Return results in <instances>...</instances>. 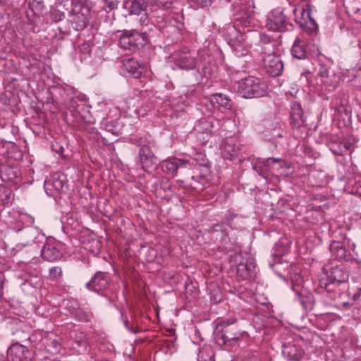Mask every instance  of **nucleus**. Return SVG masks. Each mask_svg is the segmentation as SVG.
Segmentation results:
<instances>
[{"label": "nucleus", "instance_id": "1", "mask_svg": "<svg viewBox=\"0 0 361 361\" xmlns=\"http://www.w3.org/2000/svg\"><path fill=\"white\" fill-rule=\"evenodd\" d=\"M236 90L244 98L259 97L265 94L267 86L260 79L248 77L236 82Z\"/></svg>", "mask_w": 361, "mask_h": 361}, {"label": "nucleus", "instance_id": "2", "mask_svg": "<svg viewBox=\"0 0 361 361\" xmlns=\"http://www.w3.org/2000/svg\"><path fill=\"white\" fill-rule=\"evenodd\" d=\"M147 42L145 32L140 33L125 30L119 38V46L123 49L135 51L142 48Z\"/></svg>", "mask_w": 361, "mask_h": 361}, {"label": "nucleus", "instance_id": "3", "mask_svg": "<svg viewBox=\"0 0 361 361\" xmlns=\"http://www.w3.org/2000/svg\"><path fill=\"white\" fill-rule=\"evenodd\" d=\"M287 25V16L284 10L278 8L273 10L268 16L266 27L273 31H283Z\"/></svg>", "mask_w": 361, "mask_h": 361}, {"label": "nucleus", "instance_id": "4", "mask_svg": "<svg viewBox=\"0 0 361 361\" xmlns=\"http://www.w3.org/2000/svg\"><path fill=\"white\" fill-rule=\"evenodd\" d=\"M324 271L327 276L330 283L341 284L345 283L348 281V273L343 265H335L334 267H329L325 266Z\"/></svg>", "mask_w": 361, "mask_h": 361}, {"label": "nucleus", "instance_id": "5", "mask_svg": "<svg viewBox=\"0 0 361 361\" xmlns=\"http://www.w3.org/2000/svg\"><path fill=\"white\" fill-rule=\"evenodd\" d=\"M7 357L9 361H31L32 353L25 346L16 343L8 349Z\"/></svg>", "mask_w": 361, "mask_h": 361}, {"label": "nucleus", "instance_id": "6", "mask_svg": "<svg viewBox=\"0 0 361 361\" xmlns=\"http://www.w3.org/2000/svg\"><path fill=\"white\" fill-rule=\"evenodd\" d=\"M176 64L181 69H192L197 62L194 54L188 51H178L172 55Z\"/></svg>", "mask_w": 361, "mask_h": 361}, {"label": "nucleus", "instance_id": "7", "mask_svg": "<svg viewBox=\"0 0 361 361\" xmlns=\"http://www.w3.org/2000/svg\"><path fill=\"white\" fill-rule=\"evenodd\" d=\"M263 61L264 68L270 75L275 77L281 73L283 64L278 56L267 54L264 57Z\"/></svg>", "mask_w": 361, "mask_h": 361}, {"label": "nucleus", "instance_id": "8", "mask_svg": "<svg viewBox=\"0 0 361 361\" xmlns=\"http://www.w3.org/2000/svg\"><path fill=\"white\" fill-rule=\"evenodd\" d=\"M278 159L277 158H268L266 159L259 160L258 163L254 166V169L259 173V175L267 178L265 173L267 171H271L272 173H279L280 171V165L275 164L274 160Z\"/></svg>", "mask_w": 361, "mask_h": 361}, {"label": "nucleus", "instance_id": "9", "mask_svg": "<svg viewBox=\"0 0 361 361\" xmlns=\"http://www.w3.org/2000/svg\"><path fill=\"white\" fill-rule=\"evenodd\" d=\"M331 256L336 259L348 262L353 259L351 252L345 249L342 243L334 241L329 247Z\"/></svg>", "mask_w": 361, "mask_h": 361}, {"label": "nucleus", "instance_id": "10", "mask_svg": "<svg viewBox=\"0 0 361 361\" xmlns=\"http://www.w3.org/2000/svg\"><path fill=\"white\" fill-rule=\"evenodd\" d=\"M108 276L102 272L95 274L92 280L87 283V287L95 292H99L104 290L108 287Z\"/></svg>", "mask_w": 361, "mask_h": 361}, {"label": "nucleus", "instance_id": "11", "mask_svg": "<svg viewBox=\"0 0 361 361\" xmlns=\"http://www.w3.org/2000/svg\"><path fill=\"white\" fill-rule=\"evenodd\" d=\"M164 166L167 173L171 174H176L178 170L191 169V165L188 161L176 158L164 161Z\"/></svg>", "mask_w": 361, "mask_h": 361}, {"label": "nucleus", "instance_id": "12", "mask_svg": "<svg viewBox=\"0 0 361 361\" xmlns=\"http://www.w3.org/2000/svg\"><path fill=\"white\" fill-rule=\"evenodd\" d=\"M140 159L142 169L149 171L154 166V157L149 146L143 145L140 149Z\"/></svg>", "mask_w": 361, "mask_h": 361}, {"label": "nucleus", "instance_id": "13", "mask_svg": "<svg viewBox=\"0 0 361 361\" xmlns=\"http://www.w3.org/2000/svg\"><path fill=\"white\" fill-rule=\"evenodd\" d=\"M123 66L125 70L130 73L135 78L141 77L146 67L140 64L133 58H128L123 60Z\"/></svg>", "mask_w": 361, "mask_h": 361}, {"label": "nucleus", "instance_id": "14", "mask_svg": "<svg viewBox=\"0 0 361 361\" xmlns=\"http://www.w3.org/2000/svg\"><path fill=\"white\" fill-rule=\"evenodd\" d=\"M20 176L18 168L11 166H2L0 162V178L4 181L16 183Z\"/></svg>", "mask_w": 361, "mask_h": 361}, {"label": "nucleus", "instance_id": "15", "mask_svg": "<svg viewBox=\"0 0 361 361\" xmlns=\"http://www.w3.org/2000/svg\"><path fill=\"white\" fill-rule=\"evenodd\" d=\"M65 186V176L62 174H54L50 179L44 182L46 190H51L52 188L56 191L61 192L63 190Z\"/></svg>", "mask_w": 361, "mask_h": 361}, {"label": "nucleus", "instance_id": "16", "mask_svg": "<svg viewBox=\"0 0 361 361\" xmlns=\"http://www.w3.org/2000/svg\"><path fill=\"white\" fill-rule=\"evenodd\" d=\"M42 257L47 261L56 260L62 256L61 252L55 245L47 243L44 245L41 251Z\"/></svg>", "mask_w": 361, "mask_h": 361}, {"label": "nucleus", "instance_id": "17", "mask_svg": "<svg viewBox=\"0 0 361 361\" xmlns=\"http://www.w3.org/2000/svg\"><path fill=\"white\" fill-rule=\"evenodd\" d=\"M188 185L196 191H201L207 183V178L203 175H195L188 171Z\"/></svg>", "mask_w": 361, "mask_h": 361}, {"label": "nucleus", "instance_id": "18", "mask_svg": "<svg viewBox=\"0 0 361 361\" xmlns=\"http://www.w3.org/2000/svg\"><path fill=\"white\" fill-rule=\"evenodd\" d=\"M125 6L128 8L130 14L140 15L146 11L147 5L144 0H134L126 2Z\"/></svg>", "mask_w": 361, "mask_h": 361}, {"label": "nucleus", "instance_id": "19", "mask_svg": "<svg viewBox=\"0 0 361 361\" xmlns=\"http://www.w3.org/2000/svg\"><path fill=\"white\" fill-rule=\"evenodd\" d=\"M240 334L235 333L231 334L228 330H225L221 336H217L216 338V342L219 345H232L239 338Z\"/></svg>", "mask_w": 361, "mask_h": 361}, {"label": "nucleus", "instance_id": "20", "mask_svg": "<svg viewBox=\"0 0 361 361\" xmlns=\"http://www.w3.org/2000/svg\"><path fill=\"white\" fill-rule=\"evenodd\" d=\"M208 101L213 106L216 104L226 109H229L231 106V100L226 95L221 93H216L211 95V97L208 98Z\"/></svg>", "mask_w": 361, "mask_h": 361}, {"label": "nucleus", "instance_id": "21", "mask_svg": "<svg viewBox=\"0 0 361 361\" xmlns=\"http://www.w3.org/2000/svg\"><path fill=\"white\" fill-rule=\"evenodd\" d=\"M283 353L288 360L293 361L300 360L303 355L302 350L295 345L285 346L283 350Z\"/></svg>", "mask_w": 361, "mask_h": 361}, {"label": "nucleus", "instance_id": "22", "mask_svg": "<svg viewBox=\"0 0 361 361\" xmlns=\"http://www.w3.org/2000/svg\"><path fill=\"white\" fill-rule=\"evenodd\" d=\"M291 52L294 58L298 59H305L307 55L305 49V42L302 39H297L292 47Z\"/></svg>", "mask_w": 361, "mask_h": 361}, {"label": "nucleus", "instance_id": "23", "mask_svg": "<svg viewBox=\"0 0 361 361\" xmlns=\"http://www.w3.org/2000/svg\"><path fill=\"white\" fill-rule=\"evenodd\" d=\"M321 84L324 85L329 90L334 89L338 82V76L333 72L329 73L324 78L319 80Z\"/></svg>", "mask_w": 361, "mask_h": 361}, {"label": "nucleus", "instance_id": "24", "mask_svg": "<svg viewBox=\"0 0 361 361\" xmlns=\"http://www.w3.org/2000/svg\"><path fill=\"white\" fill-rule=\"evenodd\" d=\"M214 125L212 121L205 118L201 119L199 123L195 126V129L197 132L203 133H209L212 131Z\"/></svg>", "mask_w": 361, "mask_h": 361}, {"label": "nucleus", "instance_id": "25", "mask_svg": "<svg viewBox=\"0 0 361 361\" xmlns=\"http://www.w3.org/2000/svg\"><path fill=\"white\" fill-rule=\"evenodd\" d=\"M302 16L303 20H309V28L312 31L316 30L317 29V24L311 16V6L310 4H307L306 8H303Z\"/></svg>", "mask_w": 361, "mask_h": 361}, {"label": "nucleus", "instance_id": "26", "mask_svg": "<svg viewBox=\"0 0 361 361\" xmlns=\"http://www.w3.org/2000/svg\"><path fill=\"white\" fill-rule=\"evenodd\" d=\"M274 162L280 165V171L278 173L279 175L287 176L292 173L291 164L284 159H276Z\"/></svg>", "mask_w": 361, "mask_h": 361}, {"label": "nucleus", "instance_id": "27", "mask_svg": "<svg viewBox=\"0 0 361 361\" xmlns=\"http://www.w3.org/2000/svg\"><path fill=\"white\" fill-rule=\"evenodd\" d=\"M303 113L301 106L298 103H293L291 106V117L295 122L303 121Z\"/></svg>", "mask_w": 361, "mask_h": 361}, {"label": "nucleus", "instance_id": "28", "mask_svg": "<svg viewBox=\"0 0 361 361\" xmlns=\"http://www.w3.org/2000/svg\"><path fill=\"white\" fill-rule=\"evenodd\" d=\"M12 191L9 188L0 185V204L4 205L8 203Z\"/></svg>", "mask_w": 361, "mask_h": 361}, {"label": "nucleus", "instance_id": "29", "mask_svg": "<svg viewBox=\"0 0 361 361\" xmlns=\"http://www.w3.org/2000/svg\"><path fill=\"white\" fill-rule=\"evenodd\" d=\"M75 29L77 30H83L87 24L88 20L83 14L77 13L75 16Z\"/></svg>", "mask_w": 361, "mask_h": 361}, {"label": "nucleus", "instance_id": "30", "mask_svg": "<svg viewBox=\"0 0 361 361\" xmlns=\"http://www.w3.org/2000/svg\"><path fill=\"white\" fill-rule=\"evenodd\" d=\"M75 317L78 319V320L80 322H88L90 320L92 314L90 312H86L82 309H78L74 312Z\"/></svg>", "mask_w": 361, "mask_h": 361}, {"label": "nucleus", "instance_id": "31", "mask_svg": "<svg viewBox=\"0 0 361 361\" xmlns=\"http://www.w3.org/2000/svg\"><path fill=\"white\" fill-rule=\"evenodd\" d=\"M62 276V269L59 267H53L49 269V276L53 279H58Z\"/></svg>", "mask_w": 361, "mask_h": 361}, {"label": "nucleus", "instance_id": "32", "mask_svg": "<svg viewBox=\"0 0 361 361\" xmlns=\"http://www.w3.org/2000/svg\"><path fill=\"white\" fill-rule=\"evenodd\" d=\"M329 73H330L329 70L326 66H323V65H319V67L317 70V79L321 80Z\"/></svg>", "mask_w": 361, "mask_h": 361}, {"label": "nucleus", "instance_id": "33", "mask_svg": "<svg viewBox=\"0 0 361 361\" xmlns=\"http://www.w3.org/2000/svg\"><path fill=\"white\" fill-rule=\"evenodd\" d=\"M214 1L215 0H190L191 2L201 8L211 6Z\"/></svg>", "mask_w": 361, "mask_h": 361}, {"label": "nucleus", "instance_id": "34", "mask_svg": "<svg viewBox=\"0 0 361 361\" xmlns=\"http://www.w3.org/2000/svg\"><path fill=\"white\" fill-rule=\"evenodd\" d=\"M280 245V243H277L276 245V248H275V250L274 251V252L272 253V256L274 257H282L285 252L287 251V247H283L282 249L279 251H277V249H278V247Z\"/></svg>", "mask_w": 361, "mask_h": 361}, {"label": "nucleus", "instance_id": "35", "mask_svg": "<svg viewBox=\"0 0 361 361\" xmlns=\"http://www.w3.org/2000/svg\"><path fill=\"white\" fill-rule=\"evenodd\" d=\"M353 192L361 197V180L355 183L353 188Z\"/></svg>", "mask_w": 361, "mask_h": 361}, {"label": "nucleus", "instance_id": "36", "mask_svg": "<svg viewBox=\"0 0 361 361\" xmlns=\"http://www.w3.org/2000/svg\"><path fill=\"white\" fill-rule=\"evenodd\" d=\"M50 344L55 348V351L59 350V342L56 340H52L50 341Z\"/></svg>", "mask_w": 361, "mask_h": 361}, {"label": "nucleus", "instance_id": "37", "mask_svg": "<svg viewBox=\"0 0 361 361\" xmlns=\"http://www.w3.org/2000/svg\"><path fill=\"white\" fill-rule=\"evenodd\" d=\"M361 297V289L358 290L357 293L353 294L352 298L353 300H357Z\"/></svg>", "mask_w": 361, "mask_h": 361}, {"label": "nucleus", "instance_id": "38", "mask_svg": "<svg viewBox=\"0 0 361 361\" xmlns=\"http://www.w3.org/2000/svg\"><path fill=\"white\" fill-rule=\"evenodd\" d=\"M25 219H29L30 223L33 224V219L31 217H28L26 215H23L20 216V221L25 220Z\"/></svg>", "mask_w": 361, "mask_h": 361}, {"label": "nucleus", "instance_id": "39", "mask_svg": "<svg viewBox=\"0 0 361 361\" xmlns=\"http://www.w3.org/2000/svg\"><path fill=\"white\" fill-rule=\"evenodd\" d=\"M108 7L110 8V9H113L114 8V2H110L108 5Z\"/></svg>", "mask_w": 361, "mask_h": 361}, {"label": "nucleus", "instance_id": "40", "mask_svg": "<svg viewBox=\"0 0 361 361\" xmlns=\"http://www.w3.org/2000/svg\"><path fill=\"white\" fill-rule=\"evenodd\" d=\"M350 143H347V142H345L344 143V147L346 149H350Z\"/></svg>", "mask_w": 361, "mask_h": 361}, {"label": "nucleus", "instance_id": "41", "mask_svg": "<svg viewBox=\"0 0 361 361\" xmlns=\"http://www.w3.org/2000/svg\"><path fill=\"white\" fill-rule=\"evenodd\" d=\"M15 229H16L17 231H20L22 229V227L21 226H17L16 228H15Z\"/></svg>", "mask_w": 361, "mask_h": 361}, {"label": "nucleus", "instance_id": "42", "mask_svg": "<svg viewBox=\"0 0 361 361\" xmlns=\"http://www.w3.org/2000/svg\"><path fill=\"white\" fill-rule=\"evenodd\" d=\"M225 323H226V324H227V326H229V324H230V323L228 322V321L225 322Z\"/></svg>", "mask_w": 361, "mask_h": 361}, {"label": "nucleus", "instance_id": "43", "mask_svg": "<svg viewBox=\"0 0 361 361\" xmlns=\"http://www.w3.org/2000/svg\"><path fill=\"white\" fill-rule=\"evenodd\" d=\"M0 361H5L3 357H0Z\"/></svg>", "mask_w": 361, "mask_h": 361}, {"label": "nucleus", "instance_id": "44", "mask_svg": "<svg viewBox=\"0 0 361 361\" xmlns=\"http://www.w3.org/2000/svg\"><path fill=\"white\" fill-rule=\"evenodd\" d=\"M302 1H308L309 0H301Z\"/></svg>", "mask_w": 361, "mask_h": 361}]
</instances>
